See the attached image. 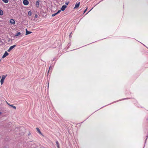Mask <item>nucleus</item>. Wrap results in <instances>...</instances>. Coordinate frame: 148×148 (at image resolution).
I'll use <instances>...</instances> for the list:
<instances>
[{"label":"nucleus","mask_w":148,"mask_h":148,"mask_svg":"<svg viewBox=\"0 0 148 148\" xmlns=\"http://www.w3.org/2000/svg\"><path fill=\"white\" fill-rule=\"evenodd\" d=\"M23 3L24 5H26L29 4V2L27 0H24Z\"/></svg>","instance_id":"obj_1"},{"label":"nucleus","mask_w":148,"mask_h":148,"mask_svg":"<svg viewBox=\"0 0 148 148\" xmlns=\"http://www.w3.org/2000/svg\"><path fill=\"white\" fill-rule=\"evenodd\" d=\"M16 45L11 46L10 47L9 49L8 50V52L10 51L13 48L15 47H16Z\"/></svg>","instance_id":"obj_2"},{"label":"nucleus","mask_w":148,"mask_h":148,"mask_svg":"<svg viewBox=\"0 0 148 148\" xmlns=\"http://www.w3.org/2000/svg\"><path fill=\"white\" fill-rule=\"evenodd\" d=\"M9 55V53L7 52V51H5L4 54L2 56V58H4Z\"/></svg>","instance_id":"obj_3"},{"label":"nucleus","mask_w":148,"mask_h":148,"mask_svg":"<svg viewBox=\"0 0 148 148\" xmlns=\"http://www.w3.org/2000/svg\"><path fill=\"white\" fill-rule=\"evenodd\" d=\"M66 7L67 6L66 5H64L62 6L61 8V10L62 11H64Z\"/></svg>","instance_id":"obj_4"},{"label":"nucleus","mask_w":148,"mask_h":148,"mask_svg":"<svg viewBox=\"0 0 148 148\" xmlns=\"http://www.w3.org/2000/svg\"><path fill=\"white\" fill-rule=\"evenodd\" d=\"M40 2V1H37L36 2V6L37 7V8H38L39 7V2Z\"/></svg>","instance_id":"obj_5"},{"label":"nucleus","mask_w":148,"mask_h":148,"mask_svg":"<svg viewBox=\"0 0 148 148\" xmlns=\"http://www.w3.org/2000/svg\"><path fill=\"white\" fill-rule=\"evenodd\" d=\"M80 2H79L78 3H77L75 5L74 8V9L78 8L79 6Z\"/></svg>","instance_id":"obj_6"},{"label":"nucleus","mask_w":148,"mask_h":148,"mask_svg":"<svg viewBox=\"0 0 148 148\" xmlns=\"http://www.w3.org/2000/svg\"><path fill=\"white\" fill-rule=\"evenodd\" d=\"M10 23L13 24H15V21L13 19H11L10 20Z\"/></svg>","instance_id":"obj_7"},{"label":"nucleus","mask_w":148,"mask_h":148,"mask_svg":"<svg viewBox=\"0 0 148 148\" xmlns=\"http://www.w3.org/2000/svg\"><path fill=\"white\" fill-rule=\"evenodd\" d=\"M36 129L37 130L38 132L40 134H41V135H42V133L41 132H40V129L38 128H36Z\"/></svg>","instance_id":"obj_8"},{"label":"nucleus","mask_w":148,"mask_h":148,"mask_svg":"<svg viewBox=\"0 0 148 148\" xmlns=\"http://www.w3.org/2000/svg\"><path fill=\"white\" fill-rule=\"evenodd\" d=\"M56 143L58 148H60L59 144L57 140L56 141Z\"/></svg>","instance_id":"obj_9"},{"label":"nucleus","mask_w":148,"mask_h":148,"mask_svg":"<svg viewBox=\"0 0 148 148\" xmlns=\"http://www.w3.org/2000/svg\"><path fill=\"white\" fill-rule=\"evenodd\" d=\"M7 104L10 106H11V107H12V108H13L14 109H16V107H15V106H13V105H10V104H9L8 102H7Z\"/></svg>","instance_id":"obj_10"},{"label":"nucleus","mask_w":148,"mask_h":148,"mask_svg":"<svg viewBox=\"0 0 148 148\" xmlns=\"http://www.w3.org/2000/svg\"><path fill=\"white\" fill-rule=\"evenodd\" d=\"M3 14V11L1 9H0V15L2 16Z\"/></svg>","instance_id":"obj_11"},{"label":"nucleus","mask_w":148,"mask_h":148,"mask_svg":"<svg viewBox=\"0 0 148 148\" xmlns=\"http://www.w3.org/2000/svg\"><path fill=\"white\" fill-rule=\"evenodd\" d=\"M26 35L32 33V32L27 31V29H26Z\"/></svg>","instance_id":"obj_12"},{"label":"nucleus","mask_w":148,"mask_h":148,"mask_svg":"<svg viewBox=\"0 0 148 148\" xmlns=\"http://www.w3.org/2000/svg\"><path fill=\"white\" fill-rule=\"evenodd\" d=\"M21 33L20 32H18V33H17L15 35V36H18Z\"/></svg>","instance_id":"obj_13"},{"label":"nucleus","mask_w":148,"mask_h":148,"mask_svg":"<svg viewBox=\"0 0 148 148\" xmlns=\"http://www.w3.org/2000/svg\"><path fill=\"white\" fill-rule=\"evenodd\" d=\"M2 1L5 3H7L8 2V0H2Z\"/></svg>","instance_id":"obj_14"},{"label":"nucleus","mask_w":148,"mask_h":148,"mask_svg":"<svg viewBox=\"0 0 148 148\" xmlns=\"http://www.w3.org/2000/svg\"><path fill=\"white\" fill-rule=\"evenodd\" d=\"M32 12L30 11H29L28 12V14L29 16H31L32 15Z\"/></svg>","instance_id":"obj_15"},{"label":"nucleus","mask_w":148,"mask_h":148,"mask_svg":"<svg viewBox=\"0 0 148 148\" xmlns=\"http://www.w3.org/2000/svg\"><path fill=\"white\" fill-rule=\"evenodd\" d=\"M4 80L3 79H1L0 82L1 84H3L4 82Z\"/></svg>","instance_id":"obj_16"},{"label":"nucleus","mask_w":148,"mask_h":148,"mask_svg":"<svg viewBox=\"0 0 148 148\" xmlns=\"http://www.w3.org/2000/svg\"><path fill=\"white\" fill-rule=\"evenodd\" d=\"M5 77H6L5 76V75H3L2 76V77L1 79L4 80L5 79Z\"/></svg>","instance_id":"obj_17"},{"label":"nucleus","mask_w":148,"mask_h":148,"mask_svg":"<svg viewBox=\"0 0 148 148\" xmlns=\"http://www.w3.org/2000/svg\"><path fill=\"white\" fill-rule=\"evenodd\" d=\"M52 66H51V65L49 67V69L48 71V72H49L50 69H52Z\"/></svg>","instance_id":"obj_18"},{"label":"nucleus","mask_w":148,"mask_h":148,"mask_svg":"<svg viewBox=\"0 0 148 148\" xmlns=\"http://www.w3.org/2000/svg\"><path fill=\"white\" fill-rule=\"evenodd\" d=\"M87 9H88V8H86V9L84 10V12H83L84 14V13L86 12V11L87 10Z\"/></svg>","instance_id":"obj_19"},{"label":"nucleus","mask_w":148,"mask_h":148,"mask_svg":"<svg viewBox=\"0 0 148 148\" xmlns=\"http://www.w3.org/2000/svg\"><path fill=\"white\" fill-rule=\"evenodd\" d=\"M38 16L37 14H35V16H34V17L35 18H36Z\"/></svg>","instance_id":"obj_20"},{"label":"nucleus","mask_w":148,"mask_h":148,"mask_svg":"<svg viewBox=\"0 0 148 148\" xmlns=\"http://www.w3.org/2000/svg\"><path fill=\"white\" fill-rule=\"evenodd\" d=\"M56 15V14L55 13V14H52V16L53 17H54Z\"/></svg>","instance_id":"obj_21"},{"label":"nucleus","mask_w":148,"mask_h":148,"mask_svg":"<svg viewBox=\"0 0 148 148\" xmlns=\"http://www.w3.org/2000/svg\"><path fill=\"white\" fill-rule=\"evenodd\" d=\"M69 1H68V2H66V3H65V4H66V5H68V4L69 3Z\"/></svg>","instance_id":"obj_22"},{"label":"nucleus","mask_w":148,"mask_h":148,"mask_svg":"<svg viewBox=\"0 0 148 148\" xmlns=\"http://www.w3.org/2000/svg\"><path fill=\"white\" fill-rule=\"evenodd\" d=\"M61 10H59L58 12H57V13H59L61 11Z\"/></svg>","instance_id":"obj_23"},{"label":"nucleus","mask_w":148,"mask_h":148,"mask_svg":"<svg viewBox=\"0 0 148 148\" xmlns=\"http://www.w3.org/2000/svg\"><path fill=\"white\" fill-rule=\"evenodd\" d=\"M49 82H48V88H49Z\"/></svg>","instance_id":"obj_24"},{"label":"nucleus","mask_w":148,"mask_h":148,"mask_svg":"<svg viewBox=\"0 0 148 148\" xmlns=\"http://www.w3.org/2000/svg\"><path fill=\"white\" fill-rule=\"evenodd\" d=\"M71 33L69 35V37L70 38L71 37Z\"/></svg>","instance_id":"obj_25"},{"label":"nucleus","mask_w":148,"mask_h":148,"mask_svg":"<svg viewBox=\"0 0 148 148\" xmlns=\"http://www.w3.org/2000/svg\"><path fill=\"white\" fill-rule=\"evenodd\" d=\"M55 14H56V15H57V14H58V13H57V12L56 13H55Z\"/></svg>","instance_id":"obj_26"},{"label":"nucleus","mask_w":148,"mask_h":148,"mask_svg":"<svg viewBox=\"0 0 148 148\" xmlns=\"http://www.w3.org/2000/svg\"><path fill=\"white\" fill-rule=\"evenodd\" d=\"M1 114V112H0V114Z\"/></svg>","instance_id":"obj_27"}]
</instances>
